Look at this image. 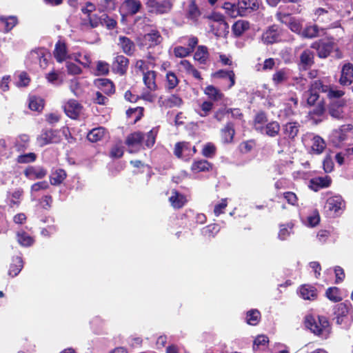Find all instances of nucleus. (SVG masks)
<instances>
[{"label":"nucleus","instance_id":"f257e3e1","mask_svg":"<svg viewBox=\"0 0 353 353\" xmlns=\"http://www.w3.org/2000/svg\"><path fill=\"white\" fill-rule=\"evenodd\" d=\"M320 92L327 93L329 99H339L345 94V92L339 90L332 89L330 85L324 84L320 79L312 81L309 85L307 91V104L314 106L320 98Z\"/></svg>","mask_w":353,"mask_h":353},{"label":"nucleus","instance_id":"f03ea898","mask_svg":"<svg viewBox=\"0 0 353 353\" xmlns=\"http://www.w3.org/2000/svg\"><path fill=\"white\" fill-rule=\"evenodd\" d=\"M305 326L317 336L327 338L330 332V323L326 316H318L316 320L312 316H307L305 321Z\"/></svg>","mask_w":353,"mask_h":353},{"label":"nucleus","instance_id":"7ed1b4c3","mask_svg":"<svg viewBox=\"0 0 353 353\" xmlns=\"http://www.w3.org/2000/svg\"><path fill=\"white\" fill-rule=\"evenodd\" d=\"M336 47L333 37L320 39L313 42L310 48L315 50L317 56L320 59L327 58Z\"/></svg>","mask_w":353,"mask_h":353},{"label":"nucleus","instance_id":"20e7f679","mask_svg":"<svg viewBox=\"0 0 353 353\" xmlns=\"http://www.w3.org/2000/svg\"><path fill=\"white\" fill-rule=\"evenodd\" d=\"M353 312V307L350 302L340 303L334 307V315L336 323L338 325H343L347 327L351 321L350 315Z\"/></svg>","mask_w":353,"mask_h":353},{"label":"nucleus","instance_id":"39448f33","mask_svg":"<svg viewBox=\"0 0 353 353\" xmlns=\"http://www.w3.org/2000/svg\"><path fill=\"white\" fill-rule=\"evenodd\" d=\"M145 5L149 12L157 15L170 13L174 6L171 0H147Z\"/></svg>","mask_w":353,"mask_h":353},{"label":"nucleus","instance_id":"423d86ee","mask_svg":"<svg viewBox=\"0 0 353 353\" xmlns=\"http://www.w3.org/2000/svg\"><path fill=\"white\" fill-rule=\"evenodd\" d=\"M325 209L330 215L339 216L345 209V201L340 195L330 196L325 202Z\"/></svg>","mask_w":353,"mask_h":353},{"label":"nucleus","instance_id":"0eeeda50","mask_svg":"<svg viewBox=\"0 0 353 353\" xmlns=\"http://www.w3.org/2000/svg\"><path fill=\"white\" fill-rule=\"evenodd\" d=\"M163 37L157 30H152L150 32L145 34L139 43V48L145 46L148 49L153 48L161 43Z\"/></svg>","mask_w":353,"mask_h":353},{"label":"nucleus","instance_id":"6e6552de","mask_svg":"<svg viewBox=\"0 0 353 353\" xmlns=\"http://www.w3.org/2000/svg\"><path fill=\"white\" fill-rule=\"evenodd\" d=\"M281 30L279 26L274 24L269 26L262 34L261 40L263 43L270 45L280 42Z\"/></svg>","mask_w":353,"mask_h":353},{"label":"nucleus","instance_id":"1a4fd4ad","mask_svg":"<svg viewBox=\"0 0 353 353\" xmlns=\"http://www.w3.org/2000/svg\"><path fill=\"white\" fill-rule=\"evenodd\" d=\"M301 125L296 121H290L282 125V132L284 135V139L290 142L295 141L296 137L298 136L300 130Z\"/></svg>","mask_w":353,"mask_h":353},{"label":"nucleus","instance_id":"9d476101","mask_svg":"<svg viewBox=\"0 0 353 353\" xmlns=\"http://www.w3.org/2000/svg\"><path fill=\"white\" fill-rule=\"evenodd\" d=\"M129 63L128 58L123 54H117L112 63V70L120 76L125 75L127 73Z\"/></svg>","mask_w":353,"mask_h":353},{"label":"nucleus","instance_id":"9b49d317","mask_svg":"<svg viewBox=\"0 0 353 353\" xmlns=\"http://www.w3.org/2000/svg\"><path fill=\"white\" fill-rule=\"evenodd\" d=\"M37 140L39 145L43 147L48 144L59 142L60 137L58 136V132L57 130L50 129L43 130Z\"/></svg>","mask_w":353,"mask_h":353},{"label":"nucleus","instance_id":"f8f14e48","mask_svg":"<svg viewBox=\"0 0 353 353\" xmlns=\"http://www.w3.org/2000/svg\"><path fill=\"white\" fill-rule=\"evenodd\" d=\"M235 133L234 123L232 121H228L220 130L221 142L223 144L232 143L234 142Z\"/></svg>","mask_w":353,"mask_h":353},{"label":"nucleus","instance_id":"ddd939ff","mask_svg":"<svg viewBox=\"0 0 353 353\" xmlns=\"http://www.w3.org/2000/svg\"><path fill=\"white\" fill-rule=\"evenodd\" d=\"M257 0H239L237 10L240 16H245L259 9Z\"/></svg>","mask_w":353,"mask_h":353},{"label":"nucleus","instance_id":"4468645a","mask_svg":"<svg viewBox=\"0 0 353 353\" xmlns=\"http://www.w3.org/2000/svg\"><path fill=\"white\" fill-rule=\"evenodd\" d=\"M314 52L311 50L305 49L300 54L298 65L300 69L307 70L314 64Z\"/></svg>","mask_w":353,"mask_h":353},{"label":"nucleus","instance_id":"2eb2a0df","mask_svg":"<svg viewBox=\"0 0 353 353\" xmlns=\"http://www.w3.org/2000/svg\"><path fill=\"white\" fill-rule=\"evenodd\" d=\"M353 81V64L352 63H345L341 71V77L339 83L343 86L352 84Z\"/></svg>","mask_w":353,"mask_h":353},{"label":"nucleus","instance_id":"dca6fc26","mask_svg":"<svg viewBox=\"0 0 353 353\" xmlns=\"http://www.w3.org/2000/svg\"><path fill=\"white\" fill-rule=\"evenodd\" d=\"M168 201L171 206L176 210L181 209L188 203L186 196L176 189L172 190Z\"/></svg>","mask_w":353,"mask_h":353},{"label":"nucleus","instance_id":"f3484780","mask_svg":"<svg viewBox=\"0 0 353 353\" xmlns=\"http://www.w3.org/2000/svg\"><path fill=\"white\" fill-rule=\"evenodd\" d=\"M65 114L71 119H77L81 112L83 106L75 99H70L64 105Z\"/></svg>","mask_w":353,"mask_h":353},{"label":"nucleus","instance_id":"a211bd4d","mask_svg":"<svg viewBox=\"0 0 353 353\" xmlns=\"http://www.w3.org/2000/svg\"><path fill=\"white\" fill-rule=\"evenodd\" d=\"M118 45L123 52L127 56L132 57L136 51L134 42L125 36H119Z\"/></svg>","mask_w":353,"mask_h":353},{"label":"nucleus","instance_id":"6ab92c4d","mask_svg":"<svg viewBox=\"0 0 353 353\" xmlns=\"http://www.w3.org/2000/svg\"><path fill=\"white\" fill-rule=\"evenodd\" d=\"M191 143L188 141H179L176 143L173 153L178 159L187 158L189 159V153H190Z\"/></svg>","mask_w":353,"mask_h":353},{"label":"nucleus","instance_id":"aec40b11","mask_svg":"<svg viewBox=\"0 0 353 353\" xmlns=\"http://www.w3.org/2000/svg\"><path fill=\"white\" fill-rule=\"evenodd\" d=\"M24 175L30 180L41 179L47 174V170L43 167L28 166L24 172Z\"/></svg>","mask_w":353,"mask_h":353},{"label":"nucleus","instance_id":"412c9836","mask_svg":"<svg viewBox=\"0 0 353 353\" xmlns=\"http://www.w3.org/2000/svg\"><path fill=\"white\" fill-rule=\"evenodd\" d=\"M185 17L188 19L196 23L202 14V12L196 4V0H188Z\"/></svg>","mask_w":353,"mask_h":353},{"label":"nucleus","instance_id":"4be33fe9","mask_svg":"<svg viewBox=\"0 0 353 353\" xmlns=\"http://www.w3.org/2000/svg\"><path fill=\"white\" fill-rule=\"evenodd\" d=\"M95 85L105 94L111 96L115 93V85L108 79H98L94 82Z\"/></svg>","mask_w":353,"mask_h":353},{"label":"nucleus","instance_id":"5701e85b","mask_svg":"<svg viewBox=\"0 0 353 353\" xmlns=\"http://www.w3.org/2000/svg\"><path fill=\"white\" fill-rule=\"evenodd\" d=\"M157 72L154 70H148L143 74V81L148 89L149 94L150 92H154L157 90L158 86L156 83Z\"/></svg>","mask_w":353,"mask_h":353},{"label":"nucleus","instance_id":"b1692460","mask_svg":"<svg viewBox=\"0 0 353 353\" xmlns=\"http://www.w3.org/2000/svg\"><path fill=\"white\" fill-rule=\"evenodd\" d=\"M332 179L329 176L315 177L310 181V186L315 192L331 185Z\"/></svg>","mask_w":353,"mask_h":353},{"label":"nucleus","instance_id":"393cba45","mask_svg":"<svg viewBox=\"0 0 353 353\" xmlns=\"http://www.w3.org/2000/svg\"><path fill=\"white\" fill-rule=\"evenodd\" d=\"M300 296L302 299L309 301H314L318 297L317 289L311 285L304 284L299 288Z\"/></svg>","mask_w":353,"mask_h":353},{"label":"nucleus","instance_id":"a878e982","mask_svg":"<svg viewBox=\"0 0 353 353\" xmlns=\"http://www.w3.org/2000/svg\"><path fill=\"white\" fill-rule=\"evenodd\" d=\"M256 130L261 132L265 131V134L270 137H276L281 130L279 123L276 121L268 123L265 126L256 127Z\"/></svg>","mask_w":353,"mask_h":353},{"label":"nucleus","instance_id":"bb28decb","mask_svg":"<svg viewBox=\"0 0 353 353\" xmlns=\"http://www.w3.org/2000/svg\"><path fill=\"white\" fill-rule=\"evenodd\" d=\"M53 54L57 61L59 63H62L63 61L66 60L67 58H69L65 43L58 41L55 44Z\"/></svg>","mask_w":353,"mask_h":353},{"label":"nucleus","instance_id":"cd10ccee","mask_svg":"<svg viewBox=\"0 0 353 353\" xmlns=\"http://www.w3.org/2000/svg\"><path fill=\"white\" fill-rule=\"evenodd\" d=\"M23 267V261L21 256H15L12 258L9 266L8 274L11 277L17 276Z\"/></svg>","mask_w":353,"mask_h":353},{"label":"nucleus","instance_id":"c85d7f7f","mask_svg":"<svg viewBox=\"0 0 353 353\" xmlns=\"http://www.w3.org/2000/svg\"><path fill=\"white\" fill-rule=\"evenodd\" d=\"M325 112V101L323 99L319 101L317 105L314 107V108L309 112V116L310 119H312L316 124L321 122L322 120L318 119L322 117Z\"/></svg>","mask_w":353,"mask_h":353},{"label":"nucleus","instance_id":"c756f323","mask_svg":"<svg viewBox=\"0 0 353 353\" xmlns=\"http://www.w3.org/2000/svg\"><path fill=\"white\" fill-rule=\"evenodd\" d=\"M123 6L126 11V14L132 16L140 11L142 3L140 0H125Z\"/></svg>","mask_w":353,"mask_h":353},{"label":"nucleus","instance_id":"7c9ffc66","mask_svg":"<svg viewBox=\"0 0 353 353\" xmlns=\"http://www.w3.org/2000/svg\"><path fill=\"white\" fill-rule=\"evenodd\" d=\"M250 28V23L245 20H238L232 26V31L235 37H241Z\"/></svg>","mask_w":353,"mask_h":353},{"label":"nucleus","instance_id":"2f4dec72","mask_svg":"<svg viewBox=\"0 0 353 353\" xmlns=\"http://www.w3.org/2000/svg\"><path fill=\"white\" fill-rule=\"evenodd\" d=\"M107 130L102 126L91 130L87 134V139L92 143H97L101 141L105 136Z\"/></svg>","mask_w":353,"mask_h":353},{"label":"nucleus","instance_id":"473e14b6","mask_svg":"<svg viewBox=\"0 0 353 353\" xmlns=\"http://www.w3.org/2000/svg\"><path fill=\"white\" fill-rule=\"evenodd\" d=\"M16 239L18 243L23 247H30L34 243V239L24 230L16 233Z\"/></svg>","mask_w":353,"mask_h":353},{"label":"nucleus","instance_id":"72a5a7b5","mask_svg":"<svg viewBox=\"0 0 353 353\" xmlns=\"http://www.w3.org/2000/svg\"><path fill=\"white\" fill-rule=\"evenodd\" d=\"M180 80L176 73L172 71H168L165 74V88L166 90L171 92L179 84Z\"/></svg>","mask_w":353,"mask_h":353},{"label":"nucleus","instance_id":"f704fd0d","mask_svg":"<svg viewBox=\"0 0 353 353\" xmlns=\"http://www.w3.org/2000/svg\"><path fill=\"white\" fill-rule=\"evenodd\" d=\"M67 177V173L65 170L59 168L51 172L50 176V182L52 185H59Z\"/></svg>","mask_w":353,"mask_h":353},{"label":"nucleus","instance_id":"c9c22d12","mask_svg":"<svg viewBox=\"0 0 353 353\" xmlns=\"http://www.w3.org/2000/svg\"><path fill=\"white\" fill-rule=\"evenodd\" d=\"M214 78L217 79H226L228 78L230 84L228 86V89H230L235 84V74L233 70H219L212 74Z\"/></svg>","mask_w":353,"mask_h":353},{"label":"nucleus","instance_id":"e433bc0d","mask_svg":"<svg viewBox=\"0 0 353 353\" xmlns=\"http://www.w3.org/2000/svg\"><path fill=\"white\" fill-rule=\"evenodd\" d=\"M212 169V164L205 159L194 161L191 165L193 172H208Z\"/></svg>","mask_w":353,"mask_h":353},{"label":"nucleus","instance_id":"4c0bfd02","mask_svg":"<svg viewBox=\"0 0 353 353\" xmlns=\"http://www.w3.org/2000/svg\"><path fill=\"white\" fill-rule=\"evenodd\" d=\"M210 57L208 49L205 46H199L194 55V59L200 64H206Z\"/></svg>","mask_w":353,"mask_h":353},{"label":"nucleus","instance_id":"58836bf2","mask_svg":"<svg viewBox=\"0 0 353 353\" xmlns=\"http://www.w3.org/2000/svg\"><path fill=\"white\" fill-rule=\"evenodd\" d=\"M314 14L316 16L315 21L320 23L327 24L332 20V16L329 11L322 8H317Z\"/></svg>","mask_w":353,"mask_h":353},{"label":"nucleus","instance_id":"ea45409f","mask_svg":"<svg viewBox=\"0 0 353 353\" xmlns=\"http://www.w3.org/2000/svg\"><path fill=\"white\" fill-rule=\"evenodd\" d=\"M45 101L38 96H30L29 98V108L32 111L41 112L44 108Z\"/></svg>","mask_w":353,"mask_h":353},{"label":"nucleus","instance_id":"a19ab883","mask_svg":"<svg viewBox=\"0 0 353 353\" xmlns=\"http://www.w3.org/2000/svg\"><path fill=\"white\" fill-rule=\"evenodd\" d=\"M144 140V134L141 132H135L130 134L126 139L128 146H137L141 144Z\"/></svg>","mask_w":353,"mask_h":353},{"label":"nucleus","instance_id":"79ce46f5","mask_svg":"<svg viewBox=\"0 0 353 353\" xmlns=\"http://www.w3.org/2000/svg\"><path fill=\"white\" fill-rule=\"evenodd\" d=\"M18 23L17 17H0V23L3 26L6 32L10 31Z\"/></svg>","mask_w":353,"mask_h":353},{"label":"nucleus","instance_id":"37998d69","mask_svg":"<svg viewBox=\"0 0 353 353\" xmlns=\"http://www.w3.org/2000/svg\"><path fill=\"white\" fill-rule=\"evenodd\" d=\"M343 103L339 102L331 103L328 108L329 114L334 119H342L343 117Z\"/></svg>","mask_w":353,"mask_h":353},{"label":"nucleus","instance_id":"c03bdc74","mask_svg":"<svg viewBox=\"0 0 353 353\" xmlns=\"http://www.w3.org/2000/svg\"><path fill=\"white\" fill-rule=\"evenodd\" d=\"M204 93L208 95L209 98L215 101L221 100L224 97L223 94L212 85L205 87Z\"/></svg>","mask_w":353,"mask_h":353},{"label":"nucleus","instance_id":"a18cd8bd","mask_svg":"<svg viewBox=\"0 0 353 353\" xmlns=\"http://www.w3.org/2000/svg\"><path fill=\"white\" fill-rule=\"evenodd\" d=\"M326 143L325 141L319 135L314 137L312 139V150L315 154H320L325 149Z\"/></svg>","mask_w":353,"mask_h":353},{"label":"nucleus","instance_id":"49530a36","mask_svg":"<svg viewBox=\"0 0 353 353\" xmlns=\"http://www.w3.org/2000/svg\"><path fill=\"white\" fill-rule=\"evenodd\" d=\"M325 296L334 303L340 302L343 299L340 289L337 287L328 288L325 291Z\"/></svg>","mask_w":353,"mask_h":353},{"label":"nucleus","instance_id":"de8ad7c7","mask_svg":"<svg viewBox=\"0 0 353 353\" xmlns=\"http://www.w3.org/2000/svg\"><path fill=\"white\" fill-rule=\"evenodd\" d=\"M261 318V312L256 309H252L246 313V323L250 325H256Z\"/></svg>","mask_w":353,"mask_h":353},{"label":"nucleus","instance_id":"09e8293b","mask_svg":"<svg viewBox=\"0 0 353 353\" xmlns=\"http://www.w3.org/2000/svg\"><path fill=\"white\" fill-rule=\"evenodd\" d=\"M203 18L218 22L219 26L227 30L229 28V25L225 20V17L219 12H213L210 15H203Z\"/></svg>","mask_w":353,"mask_h":353},{"label":"nucleus","instance_id":"8fccbe9b","mask_svg":"<svg viewBox=\"0 0 353 353\" xmlns=\"http://www.w3.org/2000/svg\"><path fill=\"white\" fill-rule=\"evenodd\" d=\"M30 137L27 134H21L17 140L14 147L17 152H23L29 147Z\"/></svg>","mask_w":353,"mask_h":353},{"label":"nucleus","instance_id":"3c124183","mask_svg":"<svg viewBox=\"0 0 353 353\" xmlns=\"http://www.w3.org/2000/svg\"><path fill=\"white\" fill-rule=\"evenodd\" d=\"M319 33V28L317 25L307 26L301 32V35L304 38L313 39L317 37Z\"/></svg>","mask_w":353,"mask_h":353},{"label":"nucleus","instance_id":"603ef678","mask_svg":"<svg viewBox=\"0 0 353 353\" xmlns=\"http://www.w3.org/2000/svg\"><path fill=\"white\" fill-rule=\"evenodd\" d=\"M116 9V0H100L98 10L100 12L113 11Z\"/></svg>","mask_w":353,"mask_h":353},{"label":"nucleus","instance_id":"864d4df0","mask_svg":"<svg viewBox=\"0 0 353 353\" xmlns=\"http://www.w3.org/2000/svg\"><path fill=\"white\" fill-rule=\"evenodd\" d=\"M144 108L143 107H137L134 108H129L126 111V115L128 118H132L134 116V123L141 120L143 117Z\"/></svg>","mask_w":353,"mask_h":353},{"label":"nucleus","instance_id":"5fc2aeb1","mask_svg":"<svg viewBox=\"0 0 353 353\" xmlns=\"http://www.w3.org/2000/svg\"><path fill=\"white\" fill-rule=\"evenodd\" d=\"M293 227L294 224L292 222L288 223L287 224H281L278 234L279 238L282 241L285 240L290 235Z\"/></svg>","mask_w":353,"mask_h":353},{"label":"nucleus","instance_id":"6e6d98bb","mask_svg":"<svg viewBox=\"0 0 353 353\" xmlns=\"http://www.w3.org/2000/svg\"><path fill=\"white\" fill-rule=\"evenodd\" d=\"M288 79L287 72L285 69L277 70L272 75V81L274 85H278L286 81Z\"/></svg>","mask_w":353,"mask_h":353},{"label":"nucleus","instance_id":"4d7b16f0","mask_svg":"<svg viewBox=\"0 0 353 353\" xmlns=\"http://www.w3.org/2000/svg\"><path fill=\"white\" fill-rule=\"evenodd\" d=\"M151 97L150 94L148 92H143L141 97H139L137 95H135L132 93L130 90H127L125 92L124 97L125 99L131 102V103H135L137 102L139 99H143L144 100H150V97Z\"/></svg>","mask_w":353,"mask_h":353},{"label":"nucleus","instance_id":"13d9d810","mask_svg":"<svg viewBox=\"0 0 353 353\" xmlns=\"http://www.w3.org/2000/svg\"><path fill=\"white\" fill-rule=\"evenodd\" d=\"M157 134V128H152L146 134V138L143 141H145V145L148 148H151L154 145Z\"/></svg>","mask_w":353,"mask_h":353},{"label":"nucleus","instance_id":"bf43d9fd","mask_svg":"<svg viewBox=\"0 0 353 353\" xmlns=\"http://www.w3.org/2000/svg\"><path fill=\"white\" fill-rule=\"evenodd\" d=\"M37 158V156L34 152H29L19 155L16 161L18 163L25 164L34 162Z\"/></svg>","mask_w":353,"mask_h":353},{"label":"nucleus","instance_id":"052dcab7","mask_svg":"<svg viewBox=\"0 0 353 353\" xmlns=\"http://www.w3.org/2000/svg\"><path fill=\"white\" fill-rule=\"evenodd\" d=\"M220 230V225L217 223H211L205 226L202 230L203 235L214 237Z\"/></svg>","mask_w":353,"mask_h":353},{"label":"nucleus","instance_id":"680f3d73","mask_svg":"<svg viewBox=\"0 0 353 353\" xmlns=\"http://www.w3.org/2000/svg\"><path fill=\"white\" fill-rule=\"evenodd\" d=\"M101 19V25L105 26L108 30H113L117 26V21L114 19L109 17L107 14H103Z\"/></svg>","mask_w":353,"mask_h":353},{"label":"nucleus","instance_id":"e2e57ef3","mask_svg":"<svg viewBox=\"0 0 353 353\" xmlns=\"http://www.w3.org/2000/svg\"><path fill=\"white\" fill-rule=\"evenodd\" d=\"M216 152L215 145L211 142L207 143L202 149V155L207 158L213 157Z\"/></svg>","mask_w":353,"mask_h":353},{"label":"nucleus","instance_id":"0e129e2a","mask_svg":"<svg viewBox=\"0 0 353 353\" xmlns=\"http://www.w3.org/2000/svg\"><path fill=\"white\" fill-rule=\"evenodd\" d=\"M287 26L291 31L297 34L301 33L302 30L301 22L294 17L290 18Z\"/></svg>","mask_w":353,"mask_h":353},{"label":"nucleus","instance_id":"69168bd1","mask_svg":"<svg viewBox=\"0 0 353 353\" xmlns=\"http://www.w3.org/2000/svg\"><path fill=\"white\" fill-rule=\"evenodd\" d=\"M183 102V99L177 94H172L166 99V104L169 108L180 107Z\"/></svg>","mask_w":353,"mask_h":353},{"label":"nucleus","instance_id":"338daca9","mask_svg":"<svg viewBox=\"0 0 353 353\" xmlns=\"http://www.w3.org/2000/svg\"><path fill=\"white\" fill-rule=\"evenodd\" d=\"M256 145V141L254 139H250L243 141L239 145V150L241 153L245 154L250 152Z\"/></svg>","mask_w":353,"mask_h":353},{"label":"nucleus","instance_id":"774afa93","mask_svg":"<svg viewBox=\"0 0 353 353\" xmlns=\"http://www.w3.org/2000/svg\"><path fill=\"white\" fill-rule=\"evenodd\" d=\"M269 343V339L265 335H259L254 340L253 349L255 350L260 346L266 347Z\"/></svg>","mask_w":353,"mask_h":353}]
</instances>
